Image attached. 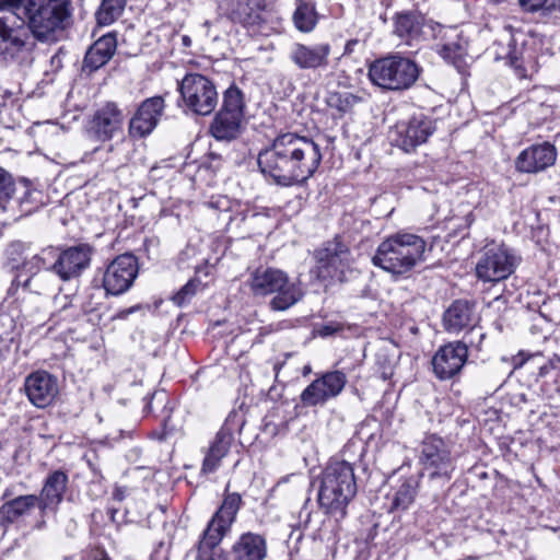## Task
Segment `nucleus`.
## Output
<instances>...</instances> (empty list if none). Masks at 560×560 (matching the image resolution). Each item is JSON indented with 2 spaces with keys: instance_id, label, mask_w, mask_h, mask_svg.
I'll return each instance as SVG.
<instances>
[{
  "instance_id": "1",
  "label": "nucleus",
  "mask_w": 560,
  "mask_h": 560,
  "mask_svg": "<svg viewBox=\"0 0 560 560\" xmlns=\"http://www.w3.org/2000/svg\"><path fill=\"white\" fill-rule=\"evenodd\" d=\"M72 12V0H24L22 24L11 26L8 18L0 16V63L30 68L35 60L37 42H57L68 27Z\"/></svg>"
},
{
  "instance_id": "2",
  "label": "nucleus",
  "mask_w": 560,
  "mask_h": 560,
  "mask_svg": "<svg viewBox=\"0 0 560 560\" xmlns=\"http://www.w3.org/2000/svg\"><path fill=\"white\" fill-rule=\"evenodd\" d=\"M322 149L312 138L282 132L261 149L257 163L265 177L281 187L304 186L318 170Z\"/></svg>"
},
{
  "instance_id": "3",
  "label": "nucleus",
  "mask_w": 560,
  "mask_h": 560,
  "mask_svg": "<svg viewBox=\"0 0 560 560\" xmlns=\"http://www.w3.org/2000/svg\"><path fill=\"white\" fill-rule=\"evenodd\" d=\"M363 451L362 445L349 442L340 457L331 458L322 472L317 502L325 514L337 521L346 517L347 508L358 492L354 465L361 459Z\"/></svg>"
},
{
  "instance_id": "4",
  "label": "nucleus",
  "mask_w": 560,
  "mask_h": 560,
  "mask_svg": "<svg viewBox=\"0 0 560 560\" xmlns=\"http://www.w3.org/2000/svg\"><path fill=\"white\" fill-rule=\"evenodd\" d=\"M425 249L427 243L422 237L395 233L377 246L372 264L394 276H404L424 260Z\"/></svg>"
},
{
  "instance_id": "5",
  "label": "nucleus",
  "mask_w": 560,
  "mask_h": 560,
  "mask_svg": "<svg viewBox=\"0 0 560 560\" xmlns=\"http://www.w3.org/2000/svg\"><path fill=\"white\" fill-rule=\"evenodd\" d=\"M421 71L415 60L393 54L375 59L369 67V78L383 90L400 92L413 86Z\"/></svg>"
},
{
  "instance_id": "6",
  "label": "nucleus",
  "mask_w": 560,
  "mask_h": 560,
  "mask_svg": "<svg viewBox=\"0 0 560 560\" xmlns=\"http://www.w3.org/2000/svg\"><path fill=\"white\" fill-rule=\"evenodd\" d=\"M42 191L28 179L14 180L12 175L0 167V212L9 213L12 219L32 214L43 206Z\"/></svg>"
},
{
  "instance_id": "7",
  "label": "nucleus",
  "mask_w": 560,
  "mask_h": 560,
  "mask_svg": "<svg viewBox=\"0 0 560 560\" xmlns=\"http://www.w3.org/2000/svg\"><path fill=\"white\" fill-rule=\"evenodd\" d=\"M52 270L48 268L42 253L24 259L18 267L16 275L8 289V294L14 296L19 290L35 295H50L57 289Z\"/></svg>"
},
{
  "instance_id": "8",
  "label": "nucleus",
  "mask_w": 560,
  "mask_h": 560,
  "mask_svg": "<svg viewBox=\"0 0 560 560\" xmlns=\"http://www.w3.org/2000/svg\"><path fill=\"white\" fill-rule=\"evenodd\" d=\"M48 268L62 281L78 279L90 267L93 248L81 243L69 247L47 246L40 250Z\"/></svg>"
},
{
  "instance_id": "9",
  "label": "nucleus",
  "mask_w": 560,
  "mask_h": 560,
  "mask_svg": "<svg viewBox=\"0 0 560 560\" xmlns=\"http://www.w3.org/2000/svg\"><path fill=\"white\" fill-rule=\"evenodd\" d=\"M178 91L186 108L195 115H210L219 102L214 83L200 73L186 74L178 83Z\"/></svg>"
},
{
  "instance_id": "10",
  "label": "nucleus",
  "mask_w": 560,
  "mask_h": 560,
  "mask_svg": "<svg viewBox=\"0 0 560 560\" xmlns=\"http://www.w3.org/2000/svg\"><path fill=\"white\" fill-rule=\"evenodd\" d=\"M521 258L504 245L487 246L476 264V276L483 282L508 279L516 269Z\"/></svg>"
},
{
  "instance_id": "11",
  "label": "nucleus",
  "mask_w": 560,
  "mask_h": 560,
  "mask_svg": "<svg viewBox=\"0 0 560 560\" xmlns=\"http://www.w3.org/2000/svg\"><path fill=\"white\" fill-rule=\"evenodd\" d=\"M420 460L430 480L448 482L455 464L447 444L438 435H428L422 442Z\"/></svg>"
},
{
  "instance_id": "12",
  "label": "nucleus",
  "mask_w": 560,
  "mask_h": 560,
  "mask_svg": "<svg viewBox=\"0 0 560 560\" xmlns=\"http://www.w3.org/2000/svg\"><path fill=\"white\" fill-rule=\"evenodd\" d=\"M243 505V500L237 492H225L222 503L212 515L202 533L206 547L220 546L224 536L230 532L236 520V515Z\"/></svg>"
},
{
  "instance_id": "13",
  "label": "nucleus",
  "mask_w": 560,
  "mask_h": 560,
  "mask_svg": "<svg viewBox=\"0 0 560 560\" xmlns=\"http://www.w3.org/2000/svg\"><path fill=\"white\" fill-rule=\"evenodd\" d=\"M434 131L435 120L424 114H418L407 121L396 124L389 132V138L395 145L410 152L427 142Z\"/></svg>"
},
{
  "instance_id": "14",
  "label": "nucleus",
  "mask_w": 560,
  "mask_h": 560,
  "mask_svg": "<svg viewBox=\"0 0 560 560\" xmlns=\"http://www.w3.org/2000/svg\"><path fill=\"white\" fill-rule=\"evenodd\" d=\"M139 272L138 259L126 253L114 258L103 273V288L107 294L120 295L133 284Z\"/></svg>"
},
{
  "instance_id": "15",
  "label": "nucleus",
  "mask_w": 560,
  "mask_h": 560,
  "mask_svg": "<svg viewBox=\"0 0 560 560\" xmlns=\"http://www.w3.org/2000/svg\"><path fill=\"white\" fill-rule=\"evenodd\" d=\"M347 381V375L342 371L326 372L303 389L300 395L301 404L304 407H322L341 394Z\"/></svg>"
},
{
  "instance_id": "16",
  "label": "nucleus",
  "mask_w": 560,
  "mask_h": 560,
  "mask_svg": "<svg viewBox=\"0 0 560 560\" xmlns=\"http://www.w3.org/2000/svg\"><path fill=\"white\" fill-rule=\"evenodd\" d=\"M69 482L68 475L60 469L54 470L46 477L43 488L37 499L39 501V520L34 524V528L42 530L46 527V516L48 513H56L63 500L65 492Z\"/></svg>"
},
{
  "instance_id": "17",
  "label": "nucleus",
  "mask_w": 560,
  "mask_h": 560,
  "mask_svg": "<svg viewBox=\"0 0 560 560\" xmlns=\"http://www.w3.org/2000/svg\"><path fill=\"white\" fill-rule=\"evenodd\" d=\"M316 260L322 278L342 280L345 270L351 262V252L339 237H335L324 248L316 252Z\"/></svg>"
},
{
  "instance_id": "18",
  "label": "nucleus",
  "mask_w": 560,
  "mask_h": 560,
  "mask_svg": "<svg viewBox=\"0 0 560 560\" xmlns=\"http://www.w3.org/2000/svg\"><path fill=\"white\" fill-rule=\"evenodd\" d=\"M124 119L122 110L118 105L107 102L94 112L89 122L88 132L96 141H109L121 132Z\"/></svg>"
},
{
  "instance_id": "19",
  "label": "nucleus",
  "mask_w": 560,
  "mask_h": 560,
  "mask_svg": "<svg viewBox=\"0 0 560 560\" xmlns=\"http://www.w3.org/2000/svg\"><path fill=\"white\" fill-rule=\"evenodd\" d=\"M468 353L464 343L448 342L438 349L432 358L434 375L441 381L456 376L465 365Z\"/></svg>"
},
{
  "instance_id": "20",
  "label": "nucleus",
  "mask_w": 560,
  "mask_h": 560,
  "mask_svg": "<svg viewBox=\"0 0 560 560\" xmlns=\"http://www.w3.org/2000/svg\"><path fill=\"white\" fill-rule=\"evenodd\" d=\"M557 160V149L550 142L536 143L527 147L515 159L516 171L537 174L552 166Z\"/></svg>"
},
{
  "instance_id": "21",
  "label": "nucleus",
  "mask_w": 560,
  "mask_h": 560,
  "mask_svg": "<svg viewBox=\"0 0 560 560\" xmlns=\"http://www.w3.org/2000/svg\"><path fill=\"white\" fill-rule=\"evenodd\" d=\"M24 389L32 405L45 408L58 395V380L47 371H35L26 376Z\"/></svg>"
},
{
  "instance_id": "22",
  "label": "nucleus",
  "mask_w": 560,
  "mask_h": 560,
  "mask_svg": "<svg viewBox=\"0 0 560 560\" xmlns=\"http://www.w3.org/2000/svg\"><path fill=\"white\" fill-rule=\"evenodd\" d=\"M331 46L327 43L305 45L294 43L289 51V59L300 70H326L329 66Z\"/></svg>"
},
{
  "instance_id": "23",
  "label": "nucleus",
  "mask_w": 560,
  "mask_h": 560,
  "mask_svg": "<svg viewBox=\"0 0 560 560\" xmlns=\"http://www.w3.org/2000/svg\"><path fill=\"white\" fill-rule=\"evenodd\" d=\"M164 109V100L153 96L144 100L129 122V133L133 138H143L156 127Z\"/></svg>"
},
{
  "instance_id": "24",
  "label": "nucleus",
  "mask_w": 560,
  "mask_h": 560,
  "mask_svg": "<svg viewBox=\"0 0 560 560\" xmlns=\"http://www.w3.org/2000/svg\"><path fill=\"white\" fill-rule=\"evenodd\" d=\"M393 33L407 45L418 44L425 39L427 20L417 10L397 12L393 18Z\"/></svg>"
},
{
  "instance_id": "25",
  "label": "nucleus",
  "mask_w": 560,
  "mask_h": 560,
  "mask_svg": "<svg viewBox=\"0 0 560 560\" xmlns=\"http://www.w3.org/2000/svg\"><path fill=\"white\" fill-rule=\"evenodd\" d=\"M232 442L233 433L231 430L221 428L205 453L201 474H213L220 468L222 459L228 455Z\"/></svg>"
},
{
  "instance_id": "26",
  "label": "nucleus",
  "mask_w": 560,
  "mask_h": 560,
  "mask_svg": "<svg viewBox=\"0 0 560 560\" xmlns=\"http://www.w3.org/2000/svg\"><path fill=\"white\" fill-rule=\"evenodd\" d=\"M475 320V303L468 300H455L443 314V327L447 332H459Z\"/></svg>"
},
{
  "instance_id": "27",
  "label": "nucleus",
  "mask_w": 560,
  "mask_h": 560,
  "mask_svg": "<svg viewBox=\"0 0 560 560\" xmlns=\"http://www.w3.org/2000/svg\"><path fill=\"white\" fill-rule=\"evenodd\" d=\"M117 47L116 36L106 34L100 37L85 52L82 70L92 73L105 66L114 56Z\"/></svg>"
},
{
  "instance_id": "28",
  "label": "nucleus",
  "mask_w": 560,
  "mask_h": 560,
  "mask_svg": "<svg viewBox=\"0 0 560 560\" xmlns=\"http://www.w3.org/2000/svg\"><path fill=\"white\" fill-rule=\"evenodd\" d=\"M233 560H265L267 557L266 538L257 533H243L231 549Z\"/></svg>"
},
{
  "instance_id": "29",
  "label": "nucleus",
  "mask_w": 560,
  "mask_h": 560,
  "mask_svg": "<svg viewBox=\"0 0 560 560\" xmlns=\"http://www.w3.org/2000/svg\"><path fill=\"white\" fill-rule=\"evenodd\" d=\"M34 508L39 509L36 494L19 495L0 506V526L7 529L10 525L26 516Z\"/></svg>"
},
{
  "instance_id": "30",
  "label": "nucleus",
  "mask_w": 560,
  "mask_h": 560,
  "mask_svg": "<svg viewBox=\"0 0 560 560\" xmlns=\"http://www.w3.org/2000/svg\"><path fill=\"white\" fill-rule=\"evenodd\" d=\"M287 273L275 268H258L250 276L249 287L254 295L266 296L282 284Z\"/></svg>"
},
{
  "instance_id": "31",
  "label": "nucleus",
  "mask_w": 560,
  "mask_h": 560,
  "mask_svg": "<svg viewBox=\"0 0 560 560\" xmlns=\"http://www.w3.org/2000/svg\"><path fill=\"white\" fill-rule=\"evenodd\" d=\"M279 289H275L271 294L273 298L270 300V308L273 311H287L304 296V291L299 282L291 281L287 276L282 280Z\"/></svg>"
},
{
  "instance_id": "32",
  "label": "nucleus",
  "mask_w": 560,
  "mask_h": 560,
  "mask_svg": "<svg viewBox=\"0 0 560 560\" xmlns=\"http://www.w3.org/2000/svg\"><path fill=\"white\" fill-rule=\"evenodd\" d=\"M243 117L219 110L211 125L210 132L217 140L231 141L241 132Z\"/></svg>"
},
{
  "instance_id": "33",
  "label": "nucleus",
  "mask_w": 560,
  "mask_h": 560,
  "mask_svg": "<svg viewBox=\"0 0 560 560\" xmlns=\"http://www.w3.org/2000/svg\"><path fill=\"white\" fill-rule=\"evenodd\" d=\"M220 10L233 23L250 26L259 22V15H255L244 0H224Z\"/></svg>"
},
{
  "instance_id": "34",
  "label": "nucleus",
  "mask_w": 560,
  "mask_h": 560,
  "mask_svg": "<svg viewBox=\"0 0 560 560\" xmlns=\"http://www.w3.org/2000/svg\"><path fill=\"white\" fill-rule=\"evenodd\" d=\"M294 3L292 20L295 27L303 33L313 31L319 19L314 0H294Z\"/></svg>"
},
{
  "instance_id": "35",
  "label": "nucleus",
  "mask_w": 560,
  "mask_h": 560,
  "mask_svg": "<svg viewBox=\"0 0 560 560\" xmlns=\"http://www.w3.org/2000/svg\"><path fill=\"white\" fill-rule=\"evenodd\" d=\"M417 494V481L413 478H407L401 481L392 500V510H407L413 502Z\"/></svg>"
},
{
  "instance_id": "36",
  "label": "nucleus",
  "mask_w": 560,
  "mask_h": 560,
  "mask_svg": "<svg viewBox=\"0 0 560 560\" xmlns=\"http://www.w3.org/2000/svg\"><path fill=\"white\" fill-rule=\"evenodd\" d=\"M220 110L244 118V93L235 84L230 85L224 91L222 106Z\"/></svg>"
},
{
  "instance_id": "37",
  "label": "nucleus",
  "mask_w": 560,
  "mask_h": 560,
  "mask_svg": "<svg viewBox=\"0 0 560 560\" xmlns=\"http://www.w3.org/2000/svg\"><path fill=\"white\" fill-rule=\"evenodd\" d=\"M126 0H102L96 11V21L100 25H109L124 12Z\"/></svg>"
},
{
  "instance_id": "38",
  "label": "nucleus",
  "mask_w": 560,
  "mask_h": 560,
  "mask_svg": "<svg viewBox=\"0 0 560 560\" xmlns=\"http://www.w3.org/2000/svg\"><path fill=\"white\" fill-rule=\"evenodd\" d=\"M362 101L358 95L350 92H332L327 97V105L331 109H336L340 116L349 113Z\"/></svg>"
},
{
  "instance_id": "39",
  "label": "nucleus",
  "mask_w": 560,
  "mask_h": 560,
  "mask_svg": "<svg viewBox=\"0 0 560 560\" xmlns=\"http://www.w3.org/2000/svg\"><path fill=\"white\" fill-rule=\"evenodd\" d=\"M201 285L202 284L199 279H190L172 296L173 303L179 307L186 305L196 295Z\"/></svg>"
},
{
  "instance_id": "40",
  "label": "nucleus",
  "mask_w": 560,
  "mask_h": 560,
  "mask_svg": "<svg viewBox=\"0 0 560 560\" xmlns=\"http://www.w3.org/2000/svg\"><path fill=\"white\" fill-rule=\"evenodd\" d=\"M485 338L486 332L483 331L482 327L472 324L470 325L469 330L465 334L463 340L458 342L464 343L467 351L469 348L480 351Z\"/></svg>"
},
{
  "instance_id": "41",
  "label": "nucleus",
  "mask_w": 560,
  "mask_h": 560,
  "mask_svg": "<svg viewBox=\"0 0 560 560\" xmlns=\"http://www.w3.org/2000/svg\"><path fill=\"white\" fill-rule=\"evenodd\" d=\"M532 59L530 55H526L525 52L517 54L516 50L510 51L509 54V61L510 65L513 67L515 74L520 79H526L528 77L526 63Z\"/></svg>"
},
{
  "instance_id": "42",
  "label": "nucleus",
  "mask_w": 560,
  "mask_h": 560,
  "mask_svg": "<svg viewBox=\"0 0 560 560\" xmlns=\"http://www.w3.org/2000/svg\"><path fill=\"white\" fill-rule=\"evenodd\" d=\"M203 545V537L198 544L197 560H226V557L221 548L206 547Z\"/></svg>"
},
{
  "instance_id": "43",
  "label": "nucleus",
  "mask_w": 560,
  "mask_h": 560,
  "mask_svg": "<svg viewBox=\"0 0 560 560\" xmlns=\"http://www.w3.org/2000/svg\"><path fill=\"white\" fill-rule=\"evenodd\" d=\"M542 19L546 22L551 21L553 24H560V0H549L544 9Z\"/></svg>"
},
{
  "instance_id": "44",
  "label": "nucleus",
  "mask_w": 560,
  "mask_h": 560,
  "mask_svg": "<svg viewBox=\"0 0 560 560\" xmlns=\"http://www.w3.org/2000/svg\"><path fill=\"white\" fill-rule=\"evenodd\" d=\"M549 0H517V3L522 11L534 13L540 11V15L542 16L544 9L548 4Z\"/></svg>"
},
{
  "instance_id": "45",
  "label": "nucleus",
  "mask_w": 560,
  "mask_h": 560,
  "mask_svg": "<svg viewBox=\"0 0 560 560\" xmlns=\"http://www.w3.org/2000/svg\"><path fill=\"white\" fill-rule=\"evenodd\" d=\"M24 10V0H0V11Z\"/></svg>"
},
{
  "instance_id": "46",
  "label": "nucleus",
  "mask_w": 560,
  "mask_h": 560,
  "mask_svg": "<svg viewBox=\"0 0 560 560\" xmlns=\"http://www.w3.org/2000/svg\"><path fill=\"white\" fill-rule=\"evenodd\" d=\"M55 304L60 307V311L67 312L69 308L72 307V298L69 295L60 296L59 294H56L54 296Z\"/></svg>"
},
{
  "instance_id": "47",
  "label": "nucleus",
  "mask_w": 560,
  "mask_h": 560,
  "mask_svg": "<svg viewBox=\"0 0 560 560\" xmlns=\"http://www.w3.org/2000/svg\"><path fill=\"white\" fill-rule=\"evenodd\" d=\"M339 329H340V327L335 324H325L319 327L318 334L322 337H328V336L334 335Z\"/></svg>"
},
{
  "instance_id": "48",
  "label": "nucleus",
  "mask_w": 560,
  "mask_h": 560,
  "mask_svg": "<svg viewBox=\"0 0 560 560\" xmlns=\"http://www.w3.org/2000/svg\"><path fill=\"white\" fill-rule=\"evenodd\" d=\"M250 9H253L255 15L260 16V11L265 8V0H244Z\"/></svg>"
},
{
  "instance_id": "49",
  "label": "nucleus",
  "mask_w": 560,
  "mask_h": 560,
  "mask_svg": "<svg viewBox=\"0 0 560 560\" xmlns=\"http://www.w3.org/2000/svg\"><path fill=\"white\" fill-rule=\"evenodd\" d=\"M0 324L1 325H5V324L8 325V329L7 330L0 331V339H2L3 336H7L9 334V331L12 329L13 320H12V318L9 315L1 314L0 315Z\"/></svg>"
},
{
  "instance_id": "50",
  "label": "nucleus",
  "mask_w": 560,
  "mask_h": 560,
  "mask_svg": "<svg viewBox=\"0 0 560 560\" xmlns=\"http://www.w3.org/2000/svg\"><path fill=\"white\" fill-rule=\"evenodd\" d=\"M94 560H110L108 555L102 550V551H97L94 556Z\"/></svg>"
},
{
  "instance_id": "51",
  "label": "nucleus",
  "mask_w": 560,
  "mask_h": 560,
  "mask_svg": "<svg viewBox=\"0 0 560 560\" xmlns=\"http://www.w3.org/2000/svg\"><path fill=\"white\" fill-rule=\"evenodd\" d=\"M359 42L357 39L349 40L346 44V52H351L353 50V46H355Z\"/></svg>"
},
{
  "instance_id": "52",
  "label": "nucleus",
  "mask_w": 560,
  "mask_h": 560,
  "mask_svg": "<svg viewBox=\"0 0 560 560\" xmlns=\"http://www.w3.org/2000/svg\"><path fill=\"white\" fill-rule=\"evenodd\" d=\"M182 44L184 47H190L191 46V38L188 35L182 36Z\"/></svg>"
},
{
  "instance_id": "53",
  "label": "nucleus",
  "mask_w": 560,
  "mask_h": 560,
  "mask_svg": "<svg viewBox=\"0 0 560 560\" xmlns=\"http://www.w3.org/2000/svg\"><path fill=\"white\" fill-rule=\"evenodd\" d=\"M551 365L550 364H545L542 365L540 369H539V375L544 376L546 375L549 370H550Z\"/></svg>"
},
{
  "instance_id": "54",
  "label": "nucleus",
  "mask_w": 560,
  "mask_h": 560,
  "mask_svg": "<svg viewBox=\"0 0 560 560\" xmlns=\"http://www.w3.org/2000/svg\"><path fill=\"white\" fill-rule=\"evenodd\" d=\"M390 375H392V371H390V369H388V370H387V369H384V370L382 371V377H383L384 380H387Z\"/></svg>"
},
{
  "instance_id": "55",
  "label": "nucleus",
  "mask_w": 560,
  "mask_h": 560,
  "mask_svg": "<svg viewBox=\"0 0 560 560\" xmlns=\"http://www.w3.org/2000/svg\"><path fill=\"white\" fill-rule=\"evenodd\" d=\"M494 4L510 3L512 0H490Z\"/></svg>"
},
{
  "instance_id": "56",
  "label": "nucleus",
  "mask_w": 560,
  "mask_h": 560,
  "mask_svg": "<svg viewBox=\"0 0 560 560\" xmlns=\"http://www.w3.org/2000/svg\"><path fill=\"white\" fill-rule=\"evenodd\" d=\"M455 67L460 70L462 68V61H454Z\"/></svg>"
},
{
  "instance_id": "57",
  "label": "nucleus",
  "mask_w": 560,
  "mask_h": 560,
  "mask_svg": "<svg viewBox=\"0 0 560 560\" xmlns=\"http://www.w3.org/2000/svg\"><path fill=\"white\" fill-rule=\"evenodd\" d=\"M10 494H11V493H10V491L7 489V490L3 492L2 498H3V499H4V498H8Z\"/></svg>"
},
{
  "instance_id": "58",
  "label": "nucleus",
  "mask_w": 560,
  "mask_h": 560,
  "mask_svg": "<svg viewBox=\"0 0 560 560\" xmlns=\"http://www.w3.org/2000/svg\"><path fill=\"white\" fill-rule=\"evenodd\" d=\"M310 371H311V368H310V366H305V368H304V372H303V374L305 375V374H306V373H308Z\"/></svg>"
},
{
  "instance_id": "59",
  "label": "nucleus",
  "mask_w": 560,
  "mask_h": 560,
  "mask_svg": "<svg viewBox=\"0 0 560 560\" xmlns=\"http://www.w3.org/2000/svg\"><path fill=\"white\" fill-rule=\"evenodd\" d=\"M203 26L209 27V26H210V22H209V21H206V22L203 23Z\"/></svg>"
}]
</instances>
